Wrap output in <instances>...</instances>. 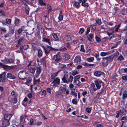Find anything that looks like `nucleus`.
Masks as SVG:
<instances>
[{
	"label": "nucleus",
	"instance_id": "obj_37",
	"mask_svg": "<svg viewBox=\"0 0 127 127\" xmlns=\"http://www.w3.org/2000/svg\"><path fill=\"white\" fill-rule=\"evenodd\" d=\"M62 80L65 83H68V81H67L65 77L64 76V77L62 78Z\"/></svg>",
	"mask_w": 127,
	"mask_h": 127
},
{
	"label": "nucleus",
	"instance_id": "obj_41",
	"mask_svg": "<svg viewBox=\"0 0 127 127\" xmlns=\"http://www.w3.org/2000/svg\"><path fill=\"white\" fill-rule=\"evenodd\" d=\"M65 59L66 60H68L70 59V57L69 55L67 54H65Z\"/></svg>",
	"mask_w": 127,
	"mask_h": 127
},
{
	"label": "nucleus",
	"instance_id": "obj_4",
	"mask_svg": "<svg viewBox=\"0 0 127 127\" xmlns=\"http://www.w3.org/2000/svg\"><path fill=\"white\" fill-rule=\"evenodd\" d=\"M94 82L97 88L98 89H99L100 88L101 86V84L104 86V83L101 81L99 80H95L94 81Z\"/></svg>",
	"mask_w": 127,
	"mask_h": 127
},
{
	"label": "nucleus",
	"instance_id": "obj_32",
	"mask_svg": "<svg viewBox=\"0 0 127 127\" xmlns=\"http://www.w3.org/2000/svg\"><path fill=\"white\" fill-rule=\"evenodd\" d=\"M0 30L2 31L1 32V33L2 34V32H3L4 33H5L6 32V28L5 27H0Z\"/></svg>",
	"mask_w": 127,
	"mask_h": 127
},
{
	"label": "nucleus",
	"instance_id": "obj_2",
	"mask_svg": "<svg viewBox=\"0 0 127 127\" xmlns=\"http://www.w3.org/2000/svg\"><path fill=\"white\" fill-rule=\"evenodd\" d=\"M42 48L44 49L45 54L47 55H49L50 53V52L53 50H58L57 49H56L53 48L52 46H47L46 48L44 46H42Z\"/></svg>",
	"mask_w": 127,
	"mask_h": 127
},
{
	"label": "nucleus",
	"instance_id": "obj_57",
	"mask_svg": "<svg viewBox=\"0 0 127 127\" xmlns=\"http://www.w3.org/2000/svg\"><path fill=\"white\" fill-rule=\"evenodd\" d=\"M121 120L122 121L123 120L127 121V116H123L122 117L121 119Z\"/></svg>",
	"mask_w": 127,
	"mask_h": 127
},
{
	"label": "nucleus",
	"instance_id": "obj_16",
	"mask_svg": "<svg viewBox=\"0 0 127 127\" xmlns=\"http://www.w3.org/2000/svg\"><path fill=\"white\" fill-rule=\"evenodd\" d=\"M103 72L99 71H96L94 72V75L96 77H99L100 75H102Z\"/></svg>",
	"mask_w": 127,
	"mask_h": 127
},
{
	"label": "nucleus",
	"instance_id": "obj_56",
	"mask_svg": "<svg viewBox=\"0 0 127 127\" xmlns=\"http://www.w3.org/2000/svg\"><path fill=\"white\" fill-rule=\"evenodd\" d=\"M24 39L23 37H21L18 40V42L19 43H21V42Z\"/></svg>",
	"mask_w": 127,
	"mask_h": 127
},
{
	"label": "nucleus",
	"instance_id": "obj_64",
	"mask_svg": "<svg viewBox=\"0 0 127 127\" xmlns=\"http://www.w3.org/2000/svg\"><path fill=\"white\" fill-rule=\"evenodd\" d=\"M51 89L49 88H47L46 90V92L47 93H49L50 94L51 93V91H50Z\"/></svg>",
	"mask_w": 127,
	"mask_h": 127
},
{
	"label": "nucleus",
	"instance_id": "obj_33",
	"mask_svg": "<svg viewBox=\"0 0 127 127\" xmlns=\"http://www.w3.org/2000/svg\"><path fill=\"white\" fill-rule=\"evenodd\" d=\"M94 60V58L93 57L88 58L87 59V61L89 62H93Z\"/></svg>",
	"mask_w": 127,
	"mask_h": 127
},
{
	"label": "nucleus",
	"instance_id": "obj_14",
	"mask_svg": "<svg viewBox=\"0 0 127 127\" xmlns=\"http://www.w3.org/2000/svg\"><path fill=\"white\" fill-rule=\"evenodd\" d=\"M42 41L43 42H46L48 43L49 45H51V43L50 42V39L48 38H43L42 39Z\"/></svg>",
	"mask_w": 127,
	"mask_h": 127
},
{
	"label": "nucleus",
	"instance_id": "obj_55",
	"mask_svg": "<svg viewBox=\"0 0 127 127\" xmlns=\"http://www.w3.org/2000/svg\"><path fill=\"white\" fill-rule=\"evenodd\" d=\"M78 72L76 71H74L72 72V75L73 76L75 75H76L78 74Z\"/></svg>",
	"mask_w": 127,
	"mask_h": 127
},
{
	"label": "nucleus",
	"instance_id": "obj_39",
	"mask_svg": "<svg viewBox=\"0 0 127 127\" xmlns=\"http://www.w3.org/2000/svg\"><path fill=\"white\" fill-rule=\"evenodd\" d=\"M84 29L83 28H80L79 32V33L80 34H82L84 32Z\"/></svg>",
	"mask_w": 127,
	"mask_h": 127
},
{
	"label": "nucleus",
	"instance_id": "obj_26",
	"mask_svg": "<svg viewBox=\"0 0 127 127\" xmlns=\"http://www.w3.org/2000/svg\"><path fill=\"white\" fill-rule=\"evenodd\" d=\"M96 24H95L90 26V27L91 29V30H94L96 29Z\"/></svg>",
	"mask_w": 127,
	"mask_h": 127
},
{
	"label": "nucleus",
	"instance_id": "obj_63",
	"mask_svg": "<svg viewBox=\"0 0 127 127\" xmlns=\"http://www.w3.org/2000/svg\"><path fill=\"white\" fill-rule=\"evenodd\" d=\"M108 63L107 61H106L105 63L103 62L102 63V64L104 66H106L108 64Z\"/></svg>",
	"mask_w": 127,
	"mask_h": 127
},
{
	"label": "nucleus",
	"instance_id": "obj_22",
	"mask_svg": "<svg viewBox=\"0 0 127 127\" xmlns=\"http://www.w3.org/2000/svg\"><path fill=\"white\" fill-rule=\"evenodd\" d=\"M43 52L41 50L39 49L38 50V57L40 58L41 57L42 55Z\"/></svg>",
	"mask_w": 127,
	"mask_h": 127
},
{
	"label": "nucleus",
	"instance_id": "obj_6",
	"mask_svg": "<svg viewBox=\"0 0 127 127\" xmlns=\"http://www.w3.org/2000/svg\"><path fill=\"white\" fill-rule=\"evenodd\" d=\"M16 26L14 24H10L8 26L9 29L11 34H13L14 33V30Z\"/></svg>",
	"mask_w": 127,
	"mask_h": 127
},
{
	"label": "nucleus",
	"instance_id": "obj_51",
	"mask_svg": "<svg viewBox=\"0 0 127 127\" xmlns=\"http://www.w3.org/2000/svg\"><path fill=\"white\" fill-rule=\"evenodd\" d=\"M66 39L67 41H69L71 39V37L70 35H67L66 37Z\"/></svg>",
	"mask_w": 127,
	"mask_h": 127
},
{
	"label": "nucleus",
	"instance_id": "obj_11",
	"mask_svg": "<svg viewBox=\"0 0 127 127\" xmlns=\"http://www.w3.org/2000/svg\"><path fill=\"white\" fill-rule=\"evenodd\" d=\"M60 79L58 78L55 79L54 81L51 83V84H53V86L59 84L60 82Z\"/></svg>",
	"mask_w": 127,
	"mask_h": 127
},
{
	"label": "nucleus",
	"instance_id": "obj_42",
	"mask_svg": "<svg viewBox=\"0 0 127 127\" xmlns=\"http://www.w3.org/2000/svg\"><path fill=\"white\" fill-rule=\"evenodd\" d=\"M39 2L41 6H42L43 5H44L45 6L46 5V3L43 2V0H39Z\"/></svg>",
	"mask_w": 127,
	"mask_h": 127
},
{
	"label": "nucleus",
	"instance_id": "obj_35",
	"mask_svg": "<svg viewBox=\"0 0 127 127\" xmlns=\"http://www.w3.org/2000/svg\"><path fill=\"white\" fill-rule=\"evenodd\" d=\"M52 35L53 37L55 38L56 41L59 40V38L57 34L55 33H53Z\"/></svg>",
	"mask_w": 127,
	"mask_h": 127
},
{
	"label": "nucleus",
	"instance_id": "obj_53",
	"mask_svg": "<svg viewBox=\"0 0 127 127\" xmlns=\"http://www.w3.org/2000/svg\"><path fill=\"white\" fill-rule=\"evenodd\" d=\"M23 31V30L22 28H20L18 30L17 32L18 34L21 33Z\"/></svg>",
	"mask_w": 127,
	"mask_h": 127
},
{
	"label": "nucleus",
	"instance_id": "obj_45",
	"mask_svg": "<svg viewBox=\"0 0 127 127\" xmlns=\"http://www.w3.org/2000/svg\"><path fill=\"white\" fill-rule=\"evenodd\" d=\"M21 2L23 4L25 5H27L26 3H27V1L28 0H20Z\"/></svg>",
	"mask_w": 127,
	"mask_h": 127
},
{
	"label": "nucleus",
	"instance_id": "obj_34",
	"mask_svg": "<svg viewBox=\"0 0 127 127\" xmlns=\"http://www.w3.org/2000/svg\"><path fill=\"white\" fill-rule=\"evenodd\" d=\"M47 8L48 9V14L50 12L52 11V9L51 6L49 5H47Z\"/></svg>",
	"mask_w": 127,
	"mask_h": 127
},
{
	"label": "nucleus",
	"instance_id": "obj_3",
	"mask_svg": "<svg viewBox=\"0 0 127 127\" xmlns=\"http://www.w3.org/2000/svg\"><path fill=\"white\" fill-rule=\"evenodd\" d=\"M61 56L59 54H57L53 56L52 59V60L55 63H57L61 60Z\"/></svg>",
	"mask_w": 127,
	"mask_h": 127
},
{
	"label": "nucleus",
	"instance_id": "obj_9",
	"mask_svg": "<svg viewBox=\"0 0 127 127\" xmlns=\"http://www.w3.org/2000/svg\"><path fill=\"white\" fill-rule=\"evenodd\" d=\"M74 62L77 64H80L81 61V58L80 56H76L74 60Z\"/></svg>",
	"mask_w": 127,
	"mask_h": 127
},
{
	"label": "nucleus",
	"instance_id": "obj_20",
	"mask_svg": "<svg viewBox=\"0 0 127 127\" xmlns=\"http://www.w3.org/2000/svg\"><path fill=\"white\" fill-rule=\"evenodd\" d=\"M114 58V56L112 55L106 58H103L102 59L103 60L106 59L107 61H110Z\"/></svg>",
	"mask_w": 127,
	"mask_h": 127
},
{
	"label": "nucleus",
	"instance_id": "obj_54",
	"mask_svg": "<svg viewBox=\"0 0 127 127\" xmlns=\"http://www.w3.org/2000/svg\"><path fill=\"white\" fill-rule=\"evenodd\" d=\"M119 54V52L118 51H116L114 53V54L112 55V56H114V57H116Z\"/></svg>",
	"mask_w": 127,
	"mask_h": 127
},
{
	"label": "nucleus",
	"instance_id": "obj_50",
	"mask_svg": "<svg viewBox=\"0 0 127 127\" xmlns=\"http://www.w3.org/2000/svg\"><path fill=\"white\" fill-rule=\"evenodd\" d=\"M90 27H88L87 29V31L86 32V34L87 35V34L89 32H90Z\"/></svg>",
	"mask_w": 127,
	"mask_h": 127
},
{
	"label": "nucleus",
	"instance_id": "obj_44",
	"mask_svg": "<svg viewBox=\"0 0 127 127\" xmlns=\"http://www.w3.org/2000/svg\"><path fill=\"white\" fill-rule=\"evenodd\" d=\"M73 79V77L71 75H70L69 77V78L68 79V82H72Z\"/></svg>",
	"mask_w": 127,
	"mask_h": 127
},
{
	"label": "nucleus",
	"instance_id": "obj_62",
	"mask_svg": "<svg viewBox=\"0 0 127 127\" xmlns=\"http://www.w3.org/2000/svg\"><path fill=\"white\" fill-rule=\"evenodd\" d=\"M122 79L124 80H127V76H123L122 77Z\"/></svg>",
	"mask_w": 127,
	"mask_h": 127
},
{
	"label": "nucleus",
	"instance_id": "obj_46",
	"mask_svg": "<svg viewBox=\"0 0 127 127\" xmlns=\"http://www.w3.org/2000/svg\"><path fill=\"white\" fill-rule=\"evenodd\" d=\"M96 23L98 24L99 25H100L101 23V19H98L96 20Z\"/></svg>",
	"mask_w": 127,
	"mask_h": 127
},
{
	"label": "nucleus",
	"instance_id": "obj_23",
	"mask_svg": "<svg viewBox=\"0 0 127 127\" xmlns=\"http://www.w3.org/2000/svg\"><path fill=\"white\" fill-rule=\"evenodd\" d=\"M80 81L78 80L74 79L73 81V83L75 85H77L78 86H80Z\"/></svg>",
	"mask_w": 127,
	"mask_h": 127
},
{
	"label": "nucleus",
	"instance_id": "obj_18",
	"mask_svg": "<svg viewBox=\"0 0 127 127\" xmlns=\"http://www.w3.org/2000/svg\"><path fill=\"white\" fill-rule=\"evenodd\" d=\"M41 69L40 67H38L36 71V74L35 75V78H37L38 77L39 74L41 72Z\"/></svg>",
	"mask_w": 127,
	"mask_h": 127
},
{
	"label": "nucleus",
	"instance_id": "obj_31",
	"mask_svg": "<svg viewBox=\"0 0 127 127\" xmlns=\"http://www.w3.org/2000/svg\"><path fill=\"white\" fill-rule=\"evenodd\" d=\"M109 54V52H102L100 54V56L102 57L105 56Z\"/></svg>",
	"mask_w": 127,
	"mask_h": 127
},
{
	"label": "nucleus",
	"instance_id": "obj_58",
	"mask_svg": "<svg viewBox=\"0 0 127 127\" xmlns=\"http://www.w3.org/2000/svg\"><path fill=\"white\" fill-rule=\"evenodd\" d=\"M118 60L119 61H120L123 60V58L122 55H121L118 57Z\"/></svg>",
	"mask_w": 127,
	"mask_h": 127
},
{
	"label": "nucleus",
	"instance_id": "obj_49",
	"mask_svg": "<svg viewBox=\"0 0 127 127\" xmlns=\"http://www.w3.org/2000/svg\"><path fill=\"white\" fill-rule=\"evenodd\" d=\"M28 4H30L31 6H34L35 5L33 4V2H32V1H31V2H30V1L29 0L27 1V3Z\"/></svg>",
	"mask_w": 127,
	"mask_h": 127
},
{
	"label": "nucleus",
	"instance_id": "obj_36",
	"mask_svg": "<svg viewBox=\"0 0 127 127\" xmlns=\"http://www.w3.org/2000/svg\"><path fill=\"white\" fill-rule=\"evenodd\" d=\"M66 66L65 65L61 63H59L58 64V67L61 68H63Z\"/></svg>",
	"mask_w": 127,
	"mask_h": 127
},
{
	"label": "nucleus",
	"instance_id": "obj_47",
	"mask_svg": "<svg viewBox=\"0 0 127 127\" xmlns=\"http://www.w3.org/2000/svg\"><path fill=\"white\" fill-rule=\"evenodd\" d=\"M95 38L96 42H100L101 40L100 38L96 36H95Z\"/></svg>",
	"mask_w": 127,
	"mask_h": 127
},
{
	"label": "nucleus",
	"instance_id": "obj_30",
	"mask_svg": "<svg viewBox=\"0 0 127 127\" xmlns=\"http://www.w3.org/2000/svg\"><path fill=\"white\" fill-rule=\"evenodd\" d=\"M30 10V8L27 5L25 7V11L28 14Z\"/></svg>",
	"mask_w": 127,
	"mask_h": 127
},
{
	"label": "nucleus",
	"instance_id": "obj_38",
	"mask_svg": "<svg viewBox=\"0 0 127 127\" xmlns=\"http://www.w3.org/2000/svg\"><path fill=\"white\" fill-rule=\"evenodd\" d=\"M58 74V73H55L52 74L51 76V78L52 79H54L56 77Z\"/></svg>",
	"mask_w": 127,
	"mask_h": 127
},
{
	"label": "nucleus",
	"instance_id": "obj_1",
	"mask_svg": "<svg viewBox=\"0 0 127 127\" xmlns=\"http://www.w3.org/2000/svg\"><path fill=\"white\" fill-rule=\"evenodd\" d=\"M27 73L26 71L24 70L20 71L18 74V77L20 80H24L26 79Z\"/></svg>",
	"mask_w": 127,
	"mask_h": 127
},
{
	"label": "nucleus",
	"instance_id": "obj_28",
	"mask_svg": "<svg viewBox=\"0 0 127 127\" xmlns=\"http://www.w3.org/2000/svg\"><path fill=\"white\" fill-rule=\"evenodd\" d=\"M80 3L79 1L78 2L76 1L74 3V5L75 6L76 8H79L80 6Z\"/></svg>",
	"mask_w": 127,
	"mask_h": 127
},
{
	"label": "nucleus",
	"instance_id": "obj_12",
	"mask_svg": "<svg viewBox=\"0 0 127 127\" xmlns=\"http://www.w3.org/2000/svg\"><path fill=\"white\" fill-rule=\"evenodd\" d=\"M6 76L9 79H14L16 78V77L10 73H8L6 75Z\"/></svg>",
	"mask_w": 127,
	"mask_h": 127
},
{
	"label": "nucleus",
	"instance_id": "obj_15",
	"mask_svg": "<svg viewBox=\"0 0 127 127\" xmlns=\"http://www.w3.org/2000/svg\"><path fill=\"white\" fill-rule=\"evenodd\" d=\"M88 39L91 42H93L94 41V36L93 34L92 33H90L87 36Z\"/></svg>",
	"mask_w": 127,
	"mask_h": 127
},
{
	"label": "nucleus",
	"instance_id": "obj_59",
	"mask_svg": "<svg viewBox=\"0 0 127 127\" xmlns=\"http://www.w3.org/2000/svg\"><path fill=\"white\" fill-rule=\"evenodd\" d=\"M106 26L104 25H102L101 26L100 29H102L105 30L107 29V28L105 27Z\"/></svg>",
	"mask_w": 127,
	"mask_h": 127
},
{
	"label": "nucleus",
	"instance_id": "obj_24",
	"mask_svg": "<svg viewBox=\"0 0 127 127\" xmlns=\"http://www.w3.org/2000/svg\"><path fill=\"white\" fill-rule=\"evenodd\" d=\"M20 20L17 18H16L14 22V23L15 26L18 25L19 24Z\"/></svg>",
	"mask_w": 127,
	"mask_h": 127
},
{
	"label": "nucleus",
	"instance_id": "obj_25",
	"mask_svg": "<svg viewBox=\"0 0 127 127\" xmlns=\"http://www.w3.org/2000/svg\"><path fill=\"white\" fill-rule=\"evenodd\" d=\"M60 94H62L64 93L66 91V88L64 87H61L60 88Z\"/></svg>",
	"mask_w": 127,
	"mask_h": 127
},
{
	"label": "nucleus",
	"instance_id": "obj_27",
	"mask_svg": "<svg viewBox=\"0 0 127 127\" xmlns=\"http://www.w3.org/2000/svg\"><path fill=\"white\" fill-rule=\"evenodd\" d=\"M32 81V78L31 77H29L27 79V82H26V84L27 85H29V84Z\"/></svg>",
	"mask_w": 127,
	"mask_h": 127
},
{
	"label": "nucleus",
	"instance_id": "obj_21",
	"mask_svg": "<svg viewBox=\"0 0 127 127\" xmlns=\"http://www.w3.org/2000/svg\"><path fill=\"white\" fill-rule=\"evenodd\" d=\"M126 98H127V92L125 91L123 92L122 95V98L123 99H125Z\"/></svg>",
	"mask_w": 127,
	"mask_h": 127
},
{
	"label": "nucleus",
	"instance_id": "obj_8",
	"mask_svg": "<svg viewBox=\"0 0 127 127\" xmlns=\"http://www.w3.org/2000/svg\"><path fill=\"white\" fill-rule=\"evenodd\" d=\"M6 73L3 72L2 74H0V82H4L5 80Z\"/></svg>",
	"mask_w": 127,
	"mask_h": 127
},
{
	"label": "nucleus",
	"instance_id": "obj_17",
	"mask_svg": "<svg viewBox=\"0 0 127 127\" xmlns=\"http://www.w3.org/2000/svg\"><path fill=\"white\" fill-rule=\"evenodd\" d=\"M5 61L6 62V63L7 64L13 63L14 62V60L12 59H10L8 60L5 58Z\"/></svg>",
	"mask_w": 127,
	"mask_h": 127
},
{
	"label": "nucleus",
	"instance_id": "obj_7",
	"mask_svg": "<svg viewBox=\"0 0 127 127\" xmlns=\"http://www.w3.org/2000/svg\"><path fill=\"white\" fill-rule=\"evenodd\" d=\"M29 69L30 72L33 74L35 70V67L33 65H30V64L28 65Z\"/></svg>",
	"mask_w": 127,
	"mask_h": 127
},
{
	"label": "nucleus",
	"instance_id": "obj_60",
	"mask_svg": "<svg viewBox=\"0 0 127 127\" xmlns=\"http://www.w3.org/2000/svg\"><path fill=\"white\" fill-rule=\"evenodd\" d=\"M23 49L24 50L27 49L29 47V46L28 45H26L23 46Z\"/></svg>",
	"mask_w": 127,
	"mask_h": 127
},
{
	"label": "nucleus",
	"instance_id": "obj_52",
	"mask_svg": "<svg viewBox=\"0 0 127 127\" xmlns=\"http://www.w3.org/2000/svg\"><path fill=\"white\" fill-rule=\"evenodd\" d=\"M72 103L74 104H76L77 103V100L75 99H73L72 100Z\"/></svg>",
	"mask_w": 127,
	"mask_h": 127
},
{
	"label": "nucleus",
	"instance_id": "obj_19",
	"mask_svg": "<svg viewBox=\"0 0 127 127\" xmlns=\"http://www.w3.org/2000/svg\"><path fill=\"white\" fill-rule=\"evenodd\" d=\"M3 22H4V24L6 25V24H10L11 23V20L10 19H6Z\"/></svg>",
	"mask_w": 127,
	"mask_h": 127
},
{
	"label": "nucleus",
	"instance_id": "obj_10",
	"mask_svg": "<svg viewBox=\"0 0 127 127\" xmlns=\"http://www.w3.org/2000/svg\"><path fill=\"white\" fill-rule=\"evenodd\" d=\"M2 124V127H6L9 125L10 123L9 121L6 120H3Z\"/></svg>",
	"mask_w": 127,
	"mask_h": 127
},
{
	"label": "nucleus",
	"instance_id": "obj_13",
	"mask_svg": "<svg viewBox=\"0 0 127 127\" xmlns=\"http://www.w3.org/2000/svg\"><path fill=\"white\" fill-rule=\"evenodd\" d=\"M4 120H6L9 121L12 116V115L11 114H5L4 115Z\"/></svg>",
	"mask_w": 127,
	"mask_h": 127
},
{
	"label": "nucleus",
	"instance_id": "obj_48",
	"mask_svg": "<svg viewBox=\"0 0 127 127\" xmlns=\"http://www.w3.org/2000/svg\"><path fill=\"white\" fill-rule=\"evenodd\" d=\"M11 34L10 32H7L4 35V37L5 38L10 37L11 36Z\"/></svg>",
	"mask_w": 127,
	"mask_h": 127
},
{
	"label": "nucleus",
	"instance_id": "obj_40",
	"mask_svg": "<svg viewBox=\"0 0 127 127\" xmlns=\"http://www.w3.org/2000/svg\"><path fill=\"white\" fill-rule=\"evenodd\" d=\"M81 51L83 52H85V50L84 49V46L83 45H82L81 46V49L80 50Z\"/></svg>",
	"mask_w": 127,
	"mask_h": 127
},
{
	"label": "nucleus",
	"instance_id": "obj_61",
	"mask_svg": "<svg viewBox=\"0 0 127 127\" xmlns=\"http://www.w3.org/2000/svg\"><path fill=\"white\" fill-rule=\"evenodd\" d=\"M80 78V76L79 75H77L75 76L74 79V80H78V79H79Z\"/></svg>",
	"mask_w": 127,
	"mask_h": 127
},
{
	"label": "nucleus",
	"instance_id": "obj_5",
	"mask_svg": "<svg viewBox=\"0 0 127 127\" xmlns=\"http://www.w3.org/2000/svg\"><path fill=\"white\" fill-rule=\"evenodd\" d=\"M2 68L4 69L10 70L14 68V66H9L7 65H5L3 64L0 62V68Z\"/></svg>",
	"mask_w": 127,
	"mask_h": 127
},
{
	"label": "nucleus",
	"instance_id": "obj_43",
	"mask_svg": "<svg viewBox=\"0 0 127 127\" xmlns=\"http://www.w3.org/2000/svg\"><path fill=\"white\" fill-rule=\"evenodd\" d=\"M92 107L91 108L87 107L86 108V110L88 113H90L91 111Z\"/></svg>",
	"mask_w": 127,
	"mask_h": 127
},
{
	"label": "nucleus",
	"instance_id": "obj_29",
	"mask_svg": "<svg viewBox=\"0 0 127 127\" xmlns=\"http://www.w3.org/2000/svg\"><path fill=\"white\" fill-rule=\"evenodd\" d=\"M59 19L60 21H62L63 19V17L62 15V13L61 11H60L59 17Z\"/></svg>",
	"mask_w": 127,
	"mask_h": 127
}]
</instances>
